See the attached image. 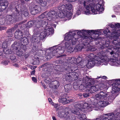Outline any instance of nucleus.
Instances as JSON below:
<instances>
[{
  "label": "nucleus",
  "instance_id": "f257e3e1",
  "mask_svg": "<svg viewBox=\"0 0 120 120\" xmlns=\"http://www.w3.org/2000/svg\"><path fill=\"white\" fill-rule=\"evenodd\" d=\"M74 32H70L67 33L65 34L64 39L67 41L65 43V48L62 47L61 46H58L56 45L51 48V49L53 50V56H56L57 53L59 55L63 53L64 52V48L67 49V51L68 52H71L74 50V49L72 47H70V45L71 43L73 45L75 44L76 42V39L73 37V38H71V36H70L72 34H74Z\"/></svg>",
  "mask_w": 120,
  "mask_h": 120
},
{
  "label": "nucleus",
  "instance_id": "f03ea898",
  "mask_svg": "<svg viewBox=\"0 0 120 120\" xmlns=\"http://www.w3.org/2000/svg\"><path fill=\"white\" fill-rule=\"evenodd\" d=\"M66 8L64 5H62L59 6L58 8L59 12L57 14L58 17H59L61 18H64L65 17L69 18L68 20L71 19V18L72 13L70 12V10L72 8V6L71 4H69L66 6Z\"/></svg>",
  "mask_w": 120,
  "mask_h": 120
},
{
  "label": "nucleus",
  "instance_id": "7ed1b4c3",
  "mask_svg": "<svg viewBox=\"0 0 120 120\" xmlns=\"http://www.w3.org/2000/svg\"><path fill=\"white\" fill-rule=\"evenodd\" d=\"M58 17L57 14L54 11H51L48 13L45 12L41 14L39 16L41 19L40 20L45 23V25L46 26L48 23L51 22L52 19L53 20L56 19Z\"/></svg>",
  "mask_w": 120,
  "mask_h": 120
},
{
  "label": "nucleus",
  "instance_id": "20e7f679",
  "mask_svg": "<svg viewBox=\"0 0 120 120\" xmlns=\"http://www.w3.org/2000/svg\"><path fill=\"white\" fill-rule=\"evenodd\" d=\"M74 32V34H72L70 35V37L71 36V39H73V38H74L76 39V41H77V38H76L75 37L77 36L75 35V33H77L78 35L79 36L83 39H87V40L89 41H93L94 39V38H92V37L90 36L88 37L85 35V34H89V30H75L74 31L72 32L69 31L68 32Z\"/></svg>",
  "mask_w": 120,
  "mask_h": 120
},
{
  "label": "nucleus",
  "instance_id": "39448f33",
  "mask_svg": "<svg viewBox=\"0 0 120 120\" xmlns=\"http://www.w3.org/2000/svg\"><path fill=\"white\" fill-rule=\"evenodd\" d=\"M98 55L99 56L103 59L104 62H106L107 64L105 65H107L108 64V62L112 66H118L120 63L119 60H118V58L116 57H112L110 59H109L107 56L102 53H98Z\"/></svg>",
  "mask_w": 120,
  "mask_h": 120
},
{
  "label": "nucleus",
  "instance_id": "423d86ee",
  "mask_svg": "<svg viewBox=\"0 0 120 120\" xmlns=\"http://www.w3.org/2000/svg\"><path fill=\"white\" fill-rule=\"evenodd\" d=\"M98 54V56H95L94 60H90L88 61L87 64V67L88 68L93 67L95 64L97 66H99L103 64L106 65L107 64L106 62H104L103 59H101V57L99 56Z\"/></svg>",
  "mask_w": 120,
  "mask_h": 120
},
{
  "label": "nucleus",
  "instance_id": "0eeeda50",
  "mask_svg": "<svg viewBox=\"0 0 120 120\" xmlns=\"http://www.w3.org/2000/svg\"><path fill=\"white\" fill-rule=\"evenodd\" d=\"M56 25H50L49 24H47L45 27V29L44 30V31L42 32L41 33L40 35L38 34L37 37H39L40 35V37H41L43 38H45L46 36H49V35H51L53 34L54 32V29L52 28L54 27L55 28Z\"/></svg>",
  "mask_w": 120,
  "mask_h": 120
},
{
  "label": "nucleus",
  "instance_id": "6e6552de",
  "mask_svg": "<svg viewBox=\"0 0 120 120\" xmlns=\"http://www.w3.org/2000/svg\"><path fill=\"white\" fill-rule=\"evenodd\" d=\"M83 85L86 88H89V89L92 91L93 90L94 91H96L98 89V86L96 85V86H92V84L91 81L92 79L90 78H89L87 76H86V77L83 78Z\"/></svg>",
  "mask_w": 120,
  "mask_h": 120
},
{
  "label": "nucleus",
  "instance_id": "1a4fd4ad",
  "mask_svg": "<svg viewBox=\"0 0 120 120\" xmlns=\"http://www.w3.org/2000/svg\"><path fill=\"white\" fill-rule=\"evenodd\" d=\"M120 113L117 112L116 114L115 112L108 114H104L102 116L103 120H117V118L120 117Z\"/></svg>",
  "mask_w": 120,
  "mask_h": 120
},
{
  "label": "nucleus",
  "instance_id": "9d476101",
  "mask_svg": "<svg viewBox=\"0 0 120 120\" xmlns=\"http://www.w3.org/2000/svg\"><path fill=\"white\" fill-rule=\"evenodd\" d=\"M110 27L111 28H113L115 26L113 25H110ZM115 26L117 28H116V30L113 31L114 33L115 34V35L114 36V38L117 37L120 38H117L118 39L117 40L118 41V39H119L120 41V30L118 29V28L120 27V23H117L115 24Z\"/></svg>",
  "mask_w": 120,
  "mask_h": 120
},
{
  "label": "nucleus",
  "instance_id": "9b49d317",
  "mask_svg": "<svg viewBox=\"0 0 120 120\" xmlns=\"http://www.w3.org/2000/svg\"><path fill=\"white\" fill-rule=\"evenodd\" d=\"M16 43L15 42L14 44L12 45V47L16 50V53L19 56H23L24 55L23 52L21 50L20 47H19V46L17 47L18 44H16Z\"/></svg>",
  "mask_w": 120,
  "mask_h": 120
},
{
  "label": "nucleus",
  "instance_id": "f8f14e48",
  "mask_svg": "<svg viewBox=\"0 0 120 120\" xmlns=\"http://www.w3.org/2000/svg\"><path fill=\"white\" fill-rule=\"evenodd\" d=\"M58 116L61 118L64 117L65 120H72L71 116H69L68 114H67L64 112H59Z\"/></svg>",
  "mask_w": 120,
  "mask_h": 120
},
{
  "label": "nucleus",
  "instance_id": "ddd939ff",
  "mask_svg": "<svg viewBox=\"0 0 120 120\" xmlns=\"http://www.w3.org/2000/svg\"><path fill=\"white\" fill-rule=\"evenodd\" d=\"M8 3L6 0H0V11H3L7 7Z\"/></svg>",
  "mask_w": 120,
  "mask_h": 120
},
{
  "label": "nucleus",
  "instance_id": "4468645a",
  "mask_svg": "<svg viewBox=\"0 0 120 120\" xmlns=\"http://www.w3.org/2000/svg\"><path fill=\"white\" fill-rule=\"evenodd\" d=\"M22 15L20 12L16 11V15L13 14L12 15V18L15 19V21H19L22 19ZM12 20H13V19Z\"/></svg>",
  "mask_w": 120,
  "mask_h": 120
},
{
  "label": "nucleus",
  "instance_id": "2eb2a0df",
  "mask_svg": "<svg viewBox=\"0 0 120 120\" xmlns=\"http://www.w3.org/2000/svg\"><path fill=\"white\" fill-rule=\"evenodd\" d=\"M41 8L38 6H35V7H34L30 9V11L32 14L33 15H35L37 13H38L41 11Z\"/></svg>",
  "mask_w": 120,
  "mask_h": 120
},
{
  "label": "nucleus",
  "instance_id": "dca6fc26",
  "mask_svg": "<svg viewBox=\"0 0 120 120\" xmlns=\"http://www.w3.org/2000/svg\"><path fill=\"white\" fill-rule=\"evenodd\" d=\"M34 26L37 28L40 27L41 25H42V26L43 27H44L45 26H46L45 25V23L42 21H41V20L34 22Z\"/></svg>",
  "mask_w": 120,
  "mask_h": 120
},
{
  "label": "nucleus",
  "instance_id": "f3484780",
  "mask_svg": "<svg viewBox=\"0 0 120 120\" xmlns=\"http://www.w3.org/2000/svg\"><path fill=\"white\" fill-rule=\"evenodd\" d=\"M71 71H70V70L69 71V73L70 74L71 73V74H72L73 75H72L71 76L70 75H68V76L70 78H71L72 77H73L74 78V79L75 80H76L78 79V76H77V74L75 72H72L73 71L71 69Z\"/></svg>",
  "mask_w": 120,
  "mask_h": 120
},
{
  "label": "nucleus",
  "instance_id": "a211bd4d",
  "mask_svg": "<svg viewBox=\"0 0 120 120\" xmlns=\"http://www.w3.org/2000/svg\"><path fill=\"white\" fill-rule=\"evenodd\" d=\"M101 30H89V34L92 33L93 34H97L98 35H100L101 34Z\"/></svg>",
  "mask_w": 120,
  "mask_h": 120
},
{
  "label": "nucleus",
  "instance_id": "6ab92c4d",
  "mask_svg": "<svg viewBox=\"0 0 120 120\" xmlns=\"http://www.w3.org/2000/svg\"><path fill=\"white\" fill-rule=\"evenodd\" d=\"M36 1L39 3L42 6H46L47 3L46 0H36Z\"/></svg>",
  "mask_w": 120,
  "mask_h": 120
},
{
  "label": "nucleus",
  "instance_id": "aec40b11",
  "mask_svg": "<svg viewBox=\"0 0 120 120\" xmlns=\"http://www.w3.org/2000/svg\"><path fill=\"white\" fill-rule=\"evenodd\" d=\"M38 34L39 35H40V33H35V34H34L33 35V37L32 38V40L33 41H37L38 40V39H38H38H39V38H38L39 37H40V38H43V37H40V35H39V37H38L37 36L38 35L37 34Z\"/></svg>",
  "mask_w": 120,
  "mask_h": 120
},
{
  "label": "nucleus",
  "instance_id": "412c9836",
  "mask_svg": "<svg viewBox=\"0 0 120 120\" xmlns=\"http://www.w3.org/2000/svg\"><path fill=\"white\" fill-rule=\"evenodd\" d=\"M84 45L83 44H80L77 46L74 49V50L75 51H80L83 47Z\"/></svg>",
  "mask_w": 120,
  "mask_h": 120
},
{
  "label": "nucleus",
  "instance_id": "4be33fe9",
  "mask_svg": "<svg viewBox=\"0 0 120 120\" xmlns=\"http://www.w3.org/2000/svg\"><path fill=\"white\" fill-rule=\"evenodd\" d=\"M73 99L67 100L65 98H62L61 99V102L63 104H65L68 103L69 102H71L73 101Z\"/></svg>",
  "mask_w": 120,
  "mask_h": 120
},
{
  "label": "nucleus",
  "instance_id": "5701e85b",
  "mask_svg": "<svg viewBox=\"0 0 120 120\" xmlns=\"http://www.w3.org/2000/svg\"><path fill=\"white\" fill-rule=\"evenodd\" d=\"M69 59L70 60L68 62H70L72 64H76V59L75 57H73L72 58H69Z\"/></svg>",
  "mask_w": 120,
  "mask_h": 120
},
{
  "label": "nucleus",
  "instance_id": "b1692460",
  "mask_svg": "<svg viewBox=\"0 0 120 120\" xmlns=\"http://www.w3.org/2000/svg\"><path fill=\"white\" fill-rule=\"evenodd\" d=\"M112 93H114V92L119 91L120 90V88L118 87H113L112 89Z\"/></svg>",
  "mask_w": 120,
  "mask_h": 120
},
{
  "label": "nucleus",
  "instance_id": "393cba45",
  "mask_svg": "<svg viewBox=\"0 0 120 120\" xmlns=\"http://www.w3.org/2000/svg\"><path fill=\"white\" fill-rule=\"evenodd\" d=\"M3 51L4 53L6 54H8L11 53V51L10 50L8 49L7 48L4 49Z\"/></svg>",
  "mask_w": 120,
  "mask_h": 120
},
{
  "label": "nucleus",
  "instance_id": "a878e982",
  "mask_svg": "<svg viewBox=\"0 0 120 120\" xmlns=\"http://www.w3.org/2000/svg\"><path fill=\"white\" fill-rule=\"evenodd\" d=\"M87 92H88V93H85L83 94V96L85 98L89 97L90 94L91 93L90 91L89 90L87 91Z\"/></svg>",
  "mask_w": 120,
  "mask_h": 120
},
{
  "label": "nucleus",
  "instance_id": "bb28decb",
  "mask_svg": "<svg viewBox=\"0 0 120 120\" xmlns=\"http://www.w3.org/2000/svg\"><path fill=\"white\" fill-rule=\"evenodd\" d=\"M39 64V59L38 58H37L35 59L34 61L32 63V64L34 65L38 64Z\"/></svg>",
  "mask_w": 120,
  "mask_h": 120
},
{
  "label": "nucleus",
  "instance_id": "cd10ccee",
  "mask_svg": "<svg viewBox=\"0 0 120 120\" xmlns=\"http://www.w3.org/2000/svg\"><path fill=\"white\" fill-rule=\"evenodd\" d=\"M33 25L34 26V22H33L32 21H30L28 23L26 26L27 27H30L32 26Z\"/></svg>",
  "mask_w": 120,
  "mask_h": 120
},
{
  "label": "nucleus",
  "instance_id": "c85d7f7f",
  "mask_svg": "<svg viewBox=\"0 0 120 120\" xmlns=\"http://www.w3.org/2000/svg\"><path fill=\"white\" fill-rule=\"evenodd\" d=\"M74 68V67H70V66L68 67L66 69L67 71H68L69 73V71L70 70V71H71V69L73 71L72 72H73L74 71H75V70H76L77 69V68H75V69H73Z\"/></svg>",
  "mask_w": 120,
  "mask_h": 120
},
{
  "label": "nucleus",
  "instance_id": "c756f323",
  "mask_svg": "<svg viewBox=\"0 0 120 120\" xmlns=\"http://www.w3.org/2000/svg\"><path fill=\"white\" fill-rule=\"evenodd\" d=\"M98 53L97 54V56H94V54H93L92 53H91L89 55V57L90 58L92 59H93V60H94L95 57V56H98Z\"/></svg>",
  "mask_w": 120,
  "mask_h": 120
},
{
  "label": "nucleus",
  "instance_id": "7c9ffc66",
  "mask_svg": "<svg viewBox=\"0 0 120 120\" xmlns=\"http://www.w3.org/2000/svg\"><path fill=\"white\" fill-rule=\"evenodd\" d=\"M21 33V32L19 31V30L17 31L15 33V38H19L18 36H19V34H20Z\"/></svg>",
  "mask_w": 120,
  "mask_h": 120
},
{
  "label": "nucleus",
  "instance_id": "2f4dec72",
  "mask_svg": "<svg viewBox=\"0 0 120 120\" xmlns=\"http://www.w3.org/2000/svg\"><path fill=\"white\" fill-rule=\"evenodd\" d=\"M82 60V58L81 57H78L77 59H76V63H80L81 62Z\"/></svg>",
  "mask_w": 120,
  "mask_h": 120
},
{
  "label": "nucleus",
  "instance_id": "473e14b6",
  "mask_svg": "<svg viewBox=\"0 0 120 120\" xmlns=\"http://www.w3.org/2000/svg\"><path fill=\"white\" fill-rule=\"evenodd\" d=\"M54 82V83L57 84V85H55L54 86V87H53L54 88H57L58 87L59 85V83L58 82L56 81H55Z\"/></svg>",
  "mask_w": 120,
  "mask_h": 120
},
{
  "label": "nucleus",
  "instance_id": "72a5a7b5",
  "mask_svg": "<svg viewBox=\"0 0 120 120\" xmlns=\"http://www.w3.org/2000/svg\"><path fill=\"white\" fill-rule=\"evenodd\" d=\"M118 56L120 57V48H118L116 49Z\"/></svg>",
  "mask_w": 120,
  "mask_h": 120
},
{
  "label": "nucleus",
  "instance_id": "f704fd0d",
  "mask_svg": "<svg viewBox=\"0 0 120 120\" xmlns=\"http://www.w3.org/2000/svg\"><path fill=\"white\" fill-rule=\"evenodd\" d=\"M22 13L25 16H27L28 15V11H23L22 12Z\"/></svg>",
  "mask_w": 120,
  "mask_h": 120
},
{
  "label": "nucleus",
  "instance_id": "c9c22d12",
  "mask_svg": "<svg viewBox=\"0 0 120 120\" xmlns=\"http://www.w3.org/2000/svg\"><path fill=\"white\" fill-rule=\"evenodd\" d=\"M53 106H54V107L57 109H58L59 107V105L58 104H54Z\"/></svg>",
  "mask_w": 120,
  "mask_h": 120
},
{
  "label": "nucleus",
  "instance_id": "e433bc0d",
  "mask_svg": "<svg viewBox=\"0 0 120 120\" xmlns=\"http://www.w3.org/2000/svg\"><path fill=\"white\" fill-rule=\"evenodd\" d=\"M2 47L4 48V49L6 48H7V45L6 43L4 42L3 43L2 45Z\"/></svg>",
  "mask_w": 120,
  "mask_h": 120
},
{
  "label": "nucleus",
  "instance_id": "4c0bfd02",
  "mask_svg": "<svg viewBox=\"0 0 120 120\" xmlns=\"http://www.w3.org/2000/svg\"><path fill=\"white\" fill-rule=\"evenodd\" d=\"M113 9L115 13V14L117 13L118 11V9H117L116 7H113Z\"/></svg>",
  "mask_w": 120,
  "mask_h": 120
},
{
  "label": "nucleus",
  "instance_id": "58836bf2",
  "mask_svg": "<svg viewBox=\"0 0 120 120\" xmlns=\"http://www.w3.org/2000/svg\"><path fill=\"white\" fill-rule=\"evenodd\" d=\"M8 62L7 61H4L2 62V64L4 65H6L8 64Z\"/></svg>",
  "mask_w": 120,
  "mask_h": 120
},
{
  "label": "nucleus",
  "instance_id": "ea45409f",
  "mask_svg": "<svg viewBox=\"0 0 120 120\" xmlns=\"http://www.w3.org/2000/svg\"><path fill=\"white\" fill-rule=\"evenodd\" d=\"M48 100L49 101L50 103V104L52 105H53L54 104V103L52 102V100L51 98H49L48 99Z\"/></svg>",
  "mask_w": 120,
  "mask_h": 120
},
{
  "label": "nucleus",
  "instance_id": "a19ab883",
  "mask_svg": "<svg viewBox=\"0 0 120 120\" xmlns=\"http://www.w3.org/2000/svg\"><path fill=\"white\" fill-rule=\"evenodd\" d=\"M96 50V49L95 48L93 47L92 48H89V49L88 50V51H94Z\"/></svg>",
  "mask_w": 120,
  "mask_h": 120
},
{
  "label": "nucleus",
  "instance_id": "79ce46f5",
  "mask_svg": "<svg viewBox=\"0 0 120 120\" xmlns=\"http://www.w3.org/2000/svg\"><path fill=\"white\" fill-rule=\"evenodd\" d=\"M68 85H66L64 86V88L65 89V91L66 92H68V90L69 89L68 88H67H67L68 86Z\"/></svg>",
  "mask_w": 120,
  "mask_h": 120
},
{
  "label": "nucleus",
  "instance_id": "37998d69",
  "mask_svg": "<svg viewBox=\"0 0 120 120\" xmlns=\"http://www.w3.org/2000/svg\"><path fill=\"white\" fill-rule=\"evenodd\" d=\"M100 78H101V79H105L106 78V77L105 76H101L99 77H98L97 78H96V79H98Z\"/></svg>",
  "mask_w": 120,
  "mask_h": 120
},
{
  "label": "nucleus",
  "instance_id": "c03bdc74",
  "mask_svg": "<svg viewBox=\"0 0 120 120\" xmlns=\"http://www.w3.org/2000/svg\"><path fill=\"white\" fill-rule=\"evenodd\" d=\"M32 81L33 82H37V81L35 77H33L32 78Z\"/></svg>",
  "mask_w": 120,
  "mask_h": 120
},
{
  "label": "nucleus",
  "instance_id": "a18cd8bd",
  "mask_svg": "<svg viewBox=\"0 0 120 120\" xmlns=\"http://www.w3.org/2000/svg\"><path fill=\"white\" fill-rule=\"evenodd\" d=\"M81 14L80 11L79 10H78L76 12V14L79 15Z\"/></svg>",
  "mask_w": 120,
  "mask_h": 120
},
{
  "label": "nucleus",
  "instance_id": "49530a36",
  "mask_svg": "<svg viewBox=\"0 0 120 120\" xmlns=\"http://www.w3.org/2000/svg\"><path fill=\"white\" fill-rule=\"evenodd\" d=\"M13 65L16 67H18L19 66L18 64L16 63L14 64Z\"/></svg>",
  "mask_w": 120,
  "mask_h": 120
},
{
  "label": "nucleus",
  "instance_id": "de8ad7c7",
  "mask_svg": "<svg viewBox=\"0 0 120 120\" xmlns=\"http://www.w3.org/2000/svg\"><path fill=\"white\" fill-rule=\"evenodd\" d=\"M117 82L118 85H120V79H117Z\"/></svg>",
  "mask_w": 120,
  "mask_h": 120
},
{
  "label": "nucleus",
  "instance_id": "09e8293b",
  "mask_svg": "<svg viewBox=\"0 0 120 120\" xmlns=\"http://www.w3.org/2000/svg\"><path fill=\"white\" fill-rule=\"evenodd\" d=\"M35 73V71L33 70L32 71L31 73V75H34Z\"/></svg>",
  "mask_w": 120,
  "mask_h": 120
},
{
  "label": "nucleus",
  "instance_id": "8fccbe9b",
  "mask_svg": "<svg viewBox=\"0 0 120 120\" xmlns=\"http://www.w3.org/2000/svg\"><path fill=\"white\" fill-rule=\"evenodd\" d=\"M47 58V59H51V58L52 57L50 56L49 55H48L47 56H46Z\"/></svg>",
  "mask_w": 120,
  "mask_h": 120
},
{
  "label": "nucleus",
  "instance_id": "3c124183",
  "mask_svg": "<svg viewBox=\"0 0 120 120\" xmlns=\"http://www.w3.org/2000/svg\"><path fill=\"white\" fill-rule=\"evenodd\" d=\"M52 117L53 120H57V119L55 117L52 116Z\"/></svg>",
  "mask_w": 120,
  "mask_h": 120
},
{
  "label": "nucleus",
  "instance_id": "603ef678",
  "mask_svg": "<svg viewBox=\"0 0 120 120\" xmlns=\"http://www.w3.org/2000/svg\"><path fill=\"white\" fill-rule=\"evenodd\" d=\"M68 1L70 2H74V0H67Z\"/></svg>",
  "mask_w": 120,
  "mask_h": 120
},
{
  "label": "nucleus",
  "instance_id": "864d4df0",
  "mask_svg": "<svg viewBox=\"0 0 120 120\" xmlns=\"http://www.w3.org/2000/svg\"><path fill=\"white\" fill-rule=\"evenodd\" d=\"M13 57V59L12 58V57H11V56L10 57V58L11 59V60H12V59H15V57Z\"/></svg>",
  "mask_w": 120,
  "mask_h": 120
},
{
  "label": "nucleus",
  "instance_id": "5fc2aeb1",
  "mask_svg": "<svg viewBox=\"0 0 120 120\" xmlns=\"http://www.w3.org/2000/svg\"><path fill=\"white\" fill-rule=\"evenodd\" d=\"M110 53L111 55H112L114 54V52L113 51H112L110 52Z\"/></svg>",
  "mask_w": 120,
  "mask_h": 120
},
{
  "label": "nucleus",
  "instance_id": "6e6d98bb",
  "mask_svg": "<svg viewBox=\"0 0 120 120\" xmlns=\"http://www.w3.org/2000/svg\"><path fill=\"white\" fill-rule=\"evenodd\" d=\"M112 18L115 17H116V16L114 15H112Z\"/></svg>",
  "mask_w": 120,
  "mask_h": 120
},
{
  "label": "nucleus",
  "instance_id": "4d7b16f0",
  "mask_svg": "<svg viewBox=\"0 0 120 120\" xmlns=\"http://www.w3.org/2000/svg\"><path fill=\"white\" fill-rule=\"evenodd\" d=\"M16 1H17L18 2H19L20 1H21V0H16Z\"/></svg>",
  "mask_w": 120,
  "mask_h": 120
},
{
  "label": "nucleus",
  "instance_id": "13d9d810",
  "mask_svg": "<svg viewBox=\"0 0 120 120\" xmlns=\"http://www.w3.org/2000/svg\"><path fill=\"white\" fill-rule=\"evenodd\" d=\"M43 87H44L45 88H46V86H45V85H43Z\"/></svg>",
  "mask_w": 120,
  "mask_h": 120
},
{
  "label": "nucleus",
  "instance_id": "bf43d9fd",
  "mask_svg": "<svg viewBox=\"0 0 120 120\" xmlns=\"http://www.w3.org/2000/svg\"><path fill=\"white\" fill-rule=\"evenodd\" d=\"M103 32L105 34L106 33V32L105 31H103Z\"/></svg>",
  "mask_w": 120,
  "mask_h": 120
},
{
  "label": "nucleus",
  "instance_id": "052dcab7",
  "mask_svg": "<svg viewBox=\"0 0 120 120\" xmlns=\"http://www.w3.org/2000/svg\"><path fill=\"white\" fill-rule=\"evenodd\" d=\"M32 68H33V67H32V66H31L30 67V68H31V69H32Z\"/></svg>",
  "mask_w": 120,
  "mask_h": 120
},
{
  "label": "nucleus",
  "instance_id": "680f3d73",
  "mask_svg": "<svg viewBox=\"0 0 120 120\" xmlns=\"http://www.w3.org/2000/svg\"><path fill=\"white\" fill-rule=\"evenodd\" d=\"M2 29V28H1L0 27V30H1Z\"/></svg>",
  "mask_w": 120,
  "mask_h": 120
},
{
  "label": "nucleus",
  "instance_id": "e2e57ef3",
  "mask_svg": "<svg viewBox=\"0 0 120 120\" xmlns=\"http://www.w3.org/2000/svg\"><path fill=\"white\" fill-rule=\"evenodd\" d=\"M99 89H101V87L100 88V87H99Z\"/></svg>",
  "mask_w": 120,
  "mask_h": 120
},
{
  "label": "nucleus",
  "instance_id": "0e129e2a",
  "mask_svg": "<svg viewBox=\"0 0 120 120\" xmlns=\"http://www.w3.org/2000/svg\"><path fill=\"white\" fill-rule=\"evenodd\" d=\"M80 96H82V94H81Z\"/></svg>",
  "mask_w": 120,
  "mask_h": 120
},
{
  "label": "nucleus",
  "instance_id": "69168bd1",
  "mask_svg": "<svg viewBox=\"0 0 120 120\" xmlns=\"http://www.w3.org/2000/svg\"><path fill=\"white\" fill-rule=\"evenodd\" d=\"M89 99V100H90V99Z\"/></svg>",
  "mask_w": 120,
  "mask_h": 120
},
{
  "label": "nucleus",
  "instance_id": "338daca9",
  "mask_svg": "<svg viewBox=\"0 0 120 120\" xmlns=\"http://www.w3.org/2000/svg\"><path fill=\"white\" fill-rule=\"evenodd\" d=\"M34 31H35V30H34Z\"/></svg>",
  "mask_w": 120,
  "mask_h": 120
},
{
  "label": "nucleus",
  "instance_id": "774afa93",
  "mask_svg": "<svg viewBox=\"0 0 120 120\" xmlns=\"http://www.w3.org/2000/svg\"><path fill=\"white\" fill-rule=\"evenodd\" d=\"M114 40L115 41H116V40Z\"/></svg>",
  "mask_w": 120,
  "mask_h": 120
}]
</instances>
